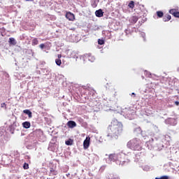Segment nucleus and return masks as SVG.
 <instances>
[{
	"mask_svg": "<svg viewBox=\"0 0 179 179\" xmlns=\"http://www.w3.org/2000/svg\"><path fill=\"white\" fill-rule=\"evenodd\" d=\"M124 126L118 120H113L108 127L106 136L112 139H118L119 136L122 135Z\"/></svg>",
	"mask_w": 179,
	"mask_h": 179,
	"instance_id": "nucleus-1",
	"label": "nucleus"
},
{
	"mask_svg": "<svg viewBox=\"0 0 179 179\" xmlns=\"http://www.w3.org/2000/svg\"><path fill=\"white\" fill-rule=\"evenodd\" d=\"M141 140L137 138H134L128 142L127 146L131 150H142V146L141 145Z\"/></svg>",
	"mask_w": 179,
	"mask_h": 179,
	"instance_id": "nucleus-2",
	"label": "nucleus"
},
{
	"mask_svg": "<svg viewBox=\"0 0 179 179\" xmlns=\"http://www.w3.org/2000/svg\"><path fill=\"white\" fill-rule=\"evenodd\" d=\"M129 163V159H128V156L124 153L119 154V159L117 164L119 166H127Z\"/></svg>",
	"mask_w": 179,
	"mask_h": 179,
	"instance_id": "nucleus-3",
	"label": "nucleus"
},
{
	"mask_svg": "<svg viewBox=\"0 0 179 179\" xmlns=\"http://www.w3.org/2000/svg\"><path fill=\"white\" fill-rule=\"evenodd\" d=\"M109 159L111 162H116V163H118V160L120 159V154H110L109 155Z\"/></svg>",
	"mask_w": 179,
	"mask_h": 179,
	"instance_id": "nucleus-4",
	"label": "nucleus"
},
{
	"mask_svg": "<svg viewBox=\"0 0 179 179\" xmlns=\"http://www.w3.org/2000/svg\"><path fill=\"white\" fill-rule=\"evenodd\" d=\"M84 149H89L90 146V137H87L83 142Z\"/></svg>",
	"mask_w": 179,
	"mask_h": 179,
	"instance_id": "nucleus-5",
	"label": "nucleus"
},
{
	"mask_svg": "<svg viewBox=\"0 0 179 179\" xmlns=\"http://www.w3.org/2000/svg\"><path fill=\"white\" fill-rule=\"evenodd\" d=\"M66 17L71 22H73V20H75V15H73V13H67L66 14Z\"/></svg>",
	"mask_w": 179,
	"mask_h": 179,
	"instance_id": "nucleus-6",
	"label": "nucleus"
},
{
	"mask_svg": "<svg viewBox=\"0 0 179 179\" xmlns=\"http://www.w3.org/2000/svg\"><path fill=\"white\" fill-rule=\"evenodd\" d=\"M169 13L171 15H173V16H174L175 17H179V12L177 11V10L176 9H171L169 10Z\"/></svg>",
	"mask_w": 179,
	"mask_h": 179,
	"instance_id": "nucleus-7",
	"label": "nucleus"
},
{
	"mask_svg": "<svg viewBox=\"0 0 179 179\" xmlns=\"http://www.w3.org/2000/svg\"><path fill=\"white\" fill-rule=\"evenodd\" d=\"M67 127H69V128H75V127H76V122H75V121L70 120L67 122Z\"/></svg>",
	"mask_w": 179,
	"mask_h": 179,
	"instance_id": "nucleus-8",
	"label": "nucleus"
},
{
	"mask_svg": "<svg viewBox=\"0 0 179 179\" xmlns=\"http://www.w3.org/2000/svg\"><path fill=\"white\" fill-rule=\"evenodd\" d=\"M104 13L103 12V10L102 9H99V10H97L96 12H95V15H96V17H103V14Z\"/></svg>",
	"mask_w": 179,
	"mask_h": 179,
	"instance_id": "nucleus-9",
	"label": "nucleus"
},
{
	"mask_svg": "<svg viewBox=\"0 0 179 179\" xmlns=\"http://www.w3.org/2000/svg\"><path fill=\"white\" fill-rule=\"evenodd\" d=\"M23 113L27 114V115H28L29 118H31V117H32L31 111H30V110H29V109L24 110Z\"/></svg>",
	"mask_w": 179,
	"mask_h": 179,
	"instance_id": "nucleus-10",
	"label": "nucleus"
},
{
	"mask_svg": "<svg viewBox=\"0 0 179 179\" xmlns=\"http://www.w3.org/2000/svg\"><path fill=\"white\" fill-rule=\"evenodd\" d=\"M22 127H23V128L28 129V128H30V127H31L30 122H24L22 123Z\"/></svg>",
	"mask_w": 179,
	"mask_h": 179,
	"instance_id": "nucleus-11",
	"label": "nucleus"
},
{
	"mask_svg": "<svg viewBox=\"0 0 179 179\" xmlns=\"http://www.w3.org/2000/svg\"><path fill=\"white\" fill-rule=\"evenodd\" d=\"M169 20H171V15H170L169 14H166L163 17V21L164 22H169Z\"/></svg>",
	"mask_w": 179,
	"mask_h": 179,
	"instance_id": "nucleus-12",
	"label": "nucleus"
},
{
	"mask_svg": "<svg viewBox=\"0 0 179 179\" xmlns=\"http://www.w3.org/2000/svg\"><path fill=\"white\" fill-rule=\"evenodd\" d=\"M8 43L10 45H16V40H15V38H10Z\"/></svg>",
	"mask_w": 179,
	"mask_h": 179,
	"instance_id": "nucleus-13",
	"label": "nucleus"
},
{
	"mask_svg": "<svg viewBox=\"0 0 179 179\" xmlns=\"http://www.w3.org/2000/svg\"><path fill=\"white\" fill-rule=\"evenodd\" d=\"M58 174V171H55L53 168L50 169V176H57Z\"/></svg>",
	"mask_w": 179,
	"mask_h": 179,
	"instance_id": "nucleus-14",
	"label": "nucleus"
},
{
	"mask_svg": "<svg viewBox=\"0 0 179 179\" xmlns=\"http://www.w3.org/2000/svg\"><path fill=\"white\" fill-rule=\"evenodd\" d=\"M128 6L129 8L134 9V8H135V2H134V1H130Z\"/></svg>",
	"mask_w": 179,
	"mask_h": 179,
	"instance_id": "nucleus-15",
	"label": "nucleus"
},
{
	"mask_svg": "<svg viewBox=\"0 0 179 179\" xmlns=\"http://www.w3.org/2000/svg\"><path fill=\"white\" fill-rule=\"evenodd\" d=\"M38 44V39H37V38H34L32 40V45H37Z\"/></svg>",
	"mask_w": 179,
	"mask_h": 179,
	"instance_id": "nucleus-16",
	"label": "nucleus"
},
{
	"mask_svg": "<svg viewBox=\"0 0 179 179\" xmlns=\"http://www.w3.org/2000/svg\"><path fill=\"white\" fill-rule=\"evenodd\" d=\"M164 15V14L163 13V11L157 12V15L158 16V17H163Z\"/></svg>",
	"mask_w": 179,
	"mask_h": 179,
	"instance_id": "nucleus-17",
	"label": "nucleus"
},
{
	"mask_svg": "<svg viewBox=\"0 0 179 179\" xmlns=\"http://www.w3.org/2000/svg\"><path fill=\"white\" fill-rule=\"evenodd\" d=\"M55 62L56 64L58 65V66H61V64H62V62H61V59H56Z\"/></svg>",
	"mask_w": 179,
	"mask_h": 179,
	"instance_id": "nucleus-18",
	"label": "nucleus"
},
{
	"mask_svg": "<svg viewBox=\"0 0 179 179\" xmlns=\"http://www.w3.org/2000/svg\"><path fill=\"white\" fill-rule=\"evenodd\" d=\"M98 44H99V45H103V44H104V40L99 39L98 40Z\"/></svg>",
	"mask_w": 179,
	"mask_h": 179,
	"instance_id": "nucleus-19",
	"label": "nucleus"
},
{
	"mask_svg": "<svg viewBox=\"0 0 179 179\" xmlns=\"http://www.w3.org/2000/svg\"><path fill=\"white\" fill-rule=\"evenodd\" d=\"M65 143L68 146H71V145H72V141L71 140H68V141H66Z\"/></svg>",
	"mask_w": 179,
	"mask_h": 179,
	"instance_id": "nucleus-20",
	"label": "nucleus"
},
{
	"mask_svg": "<svg viewBox=\"0 0 179 179\" xmlns=\"http://www.w3.org/2000/svg\"><path fill=\"white\" fill-rule=\"evenodd\" d=\"M23 168H24V170H28V169H29V164L24 163V166H23Z\"/></svg>",
	"mask_w": 179,
	"mask_h": 179,
	"instance_id": "nucleus-21",
	"label": "nucleus"
},
{
	"mask_svg": "<svg viewBox=\"0 0 179 179\" xmlns=\"http://www.w3.org/2000/svg\"><path fill=\"white\" fill-rule=\"evenodd\" d=\"M155 179H169V176H161L160 178H155Z\"/></svg>",
	"mask_w": 179,
	"mask_h": 179,
	"instance_id": "nucleus-22",
	"label": "nucleus"
},
{
	"mask_svg": "<svg viewBox=\"0 0 179 179\" xmlns=\"http://www.w3.org/2000/svg\"><path fill=\"white\" fill-rule=\"evenodd\" d=\"M92 8H96L97 7V3H96V1H94L92 3Z\"/></svg>",
	"mask_w": 179,
	"mask_h": 179,
	"instance_id": "nucleus-23",
	"label": "nucleus"
},
{
	"mask_svg": "<svg viewBox=\"0 0 179 179\" xmlns=\"http://www.w3.org/2000/svg\"><path fill=\"white\" fill-rule=\"evenodd\" d=\"M40 48H41V50H43L44 48V47H45V45H44V43H41L40 45H39Z\"/></svg>",
	"mask_w": 179,
	"mask_h": 179,
	"instance_id": "nucleus-24",
	"label": "nucleus"
},
{
	"mask_svg": "<svg viewBox=\"0 0 179 179\" xmlns=\"http://www.w3.org/2000/svg\"><path fill=\"white\" fill-rule=\"evenodd\" d=\"M145 113H147V114H153V113L152 112V110H150V111H149V109H147V110H145Z\"/></svg>",
	"mask_w": 179,
	"mask_h": 179,
	"instance_id": "nucleus-25",
	"label": "nucleus"
},
{
	"mask_svg": "<svg viewBox=\"0 0 179 179\" xmlns=\"http://www.w3.org/2000/svg\"><path fill=\"white\" fill-rule=\"evenodd\" d=\"M3 107H5V109L6 110V103H1V108H3Z\"/></svg>",
	"mask_w": 179,
	"mask_h": 179,
	"instance_id": "nucleus-26",
	"label": "nucleus"
},
{
	"mask_svg": "<svg viewBox=\"0 0 179 179\" xmlns=\"http://www.w3.org/2000/svg\"><path fill=\"white\" fill-rule=\"evenodd\" d=\"M109 179H120V178L117 176H113L112 178H110Z\"/></svg>",
	"mask_w": 179,
	"mask_h": 179,
	"instance_id": "nucleus-27",
	"label": "nucleus"
},
{
	"mask_svg": "<svg viewBox=\"0 0 179 179\" xmlns=\"http://www.w3.org/2000/svg\"><path fill=\"white\" fill-rule=\"evenodd\" d=\"M57 58H58V59H61V58H62V55H58Z\"/></svg>",
	"mask_w": 179,
	"mask_h": 179,
	"instance_id": "nucleus-28",
	"label": "nucleus"
},
{
	"mask_svg": "<svg viewBox=\"0 0 179 179\" xmlns=\"http://www.w3.org/2000/svg\"><path fill=\"white\" fill-rule=\"evenodd\" d=\"M175 104H176V106H179V102H178V101H175Z\"/></svg>",
	"mask_w": 179,
	"mask_h": 179,
	"instance_id": "nucleus-29",
	"label": "nucleus"
},
{
	"mask_svg": "<svg viewBox=\"0 0 179 179\" xmlns=\"http://www.w3.org/2000/svg\"><path fill=\"white\" fill-rule=\"evenodd\" d=\"M131 95L134 96V97L136 96V94H135V93L134 92L131 94Z\"/></svg>",
	"mask_w": 179,
	"mask_h": 179,
	"instance_id": "nucleus-30",
	"label": "nucleus"
},
{
	"mask_svg": "<svg viewBox=\"0 0 179 179\" xmlns=\"http://www.w3.org/2000/svg\"><path fill=\"white\" fill-rule=\"evenodd\" d=\"M26 1H30V0H26Z\"/></svg>",
	"mask_w": 179,
	"mask_h": 179,
	"instance_id": "nucleus-31",
	"label": "nucleus"
}]
</instances>
